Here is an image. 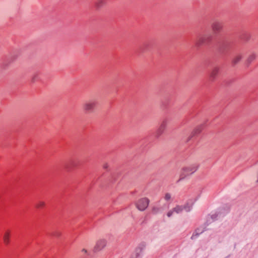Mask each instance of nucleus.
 Returning <instances> with one entry per match:
<instances>
[{"mask_svg":"<svg viewBox=\"0 0 258 258\" xmlns=\"http://www.w3.org/2000/svg\"><path fill=\"white\" fill-rule=\"evenodd\" d=\"M203 130V125H199L197 126L194 131L191 133V135L187 138L186 140V142L189 141L193 137L199 134Z\"/></svg>","mask_w":258,"mask_h":258,"instance_id":"10","label":"nucleus"},{"mask_svg":"<svg viewBox=\"0 0 258 258\" xmlns=\"http://www.w3.org/2000/svg\"><path fill=\"white\" fill-rule=\"evenodd\" d=\"M167 124V119H164L162 121L160 125L159 126L158 129L157 130L155 136L157 138H158L160 136H161L163 133L164 132V130H165L166 126Z\"/></svg>","mask_w":258,"mask_h":258,"instance_id":"7","label":"nucleus"},{"mask_svg":"<svg viewBox=\"0 0 258 258\" xmlns=\"http://www.w3.org/2000/svg\"><path fill=\"white\" fill-rule=\"evenodd\" d=\"M199 167V165L197 163L183 167L180 170L179 179L177 180V182L184 179L186 177L195 173L198 170Z\"/></svg>","mask_w":258,"mask_h":258,"instance_id":"2","label":"nucleus"},{"mask_svg":"<svg viewBox=\"0 0 258 258\" xmlns=\"http://www.w3.org/2000/svg\"><path fill=\"white\" fill-rule=\"evenodd\" d=\"M18 55V52L11 54L10 57L8 58H7L6 61L2 64V67L3 68H5L6 67H7L9 65V64H10L11 62H13L15 59H16Z\"/></svg>","mask_w":258,"mask_h":258,"instance_id":"9","label":"nucleus"},{"mask_svg":"<svg viewBox=\"0 0 258 258\" xmlns=\"http://www.w3.org/2000/svg\"><path fill=\"white\" fill-rule=\"evenodd\" d=\"M39 73H35L32 76L31 81L32 82H35L36 81L38 80L39 78Z\"/></svg>","mask_w":258,"mask_h":258,"instance_id":"21","label":"nucleus"},{"mask_svg":"<svg viewBox=\"0 0 258 258\" xmlns=\"http://www.w3.org/2000/svg\"><path fill=\"white\" fill-rule=\"evenodd\" d=\"M82 251L83 252H84V253H86V254H88V251H87V250L86 249H85V248H83V249L82 250Z\"/></svg>","mask_w":258,"mask_h":258,"instance_id":"29","label":"nucleus"},{"mask_svg":"<svg viewBox=\"0 0 258 258\" xmlns=\"http://www.w3.org/2000/svg\"><path fill=\"white\" fill-rule=\"evenodd\" d=\"M149 202L150 201L148 198H142L137 202V208L140 211H144L148 206Z\"/></svg>","mask_w":258,"mask_h":258,"instance_id":"5","label":"nucleus"},{"mask_svg":"<svg viewBox=\"0 0 258 258\" xmlns=\"http://www.w3.org/2000/svg\"><path fill=\"white\" fill-rule=\"evenodd\" d=\"M241 58H242L241 55H240V54L237 55L236 56H235L234 57V58L233 59V60L232 61V64L233 66L236 64L237 63H238L240 61Z\"/></svg>","mask_w":258,"mask_h":258,"instance_id":"18","label":"nucleus"},{"mask_svg":"<svg viewBox=\"0 0 258 258\" xmlns=\"http://www.w3.org/2000/svg\"><path fill=\"white\" fill-rule=\"evenodd\" d=\"M218 217V214L215 213L211 215H208L207 217V221L205 223L206 226L209 225L210 223L215 221Z\"/></svg>","mask_w":258,"mask_h":258,"instance_id":"13","label":"nucleus"},{"mask_svg":"<svg viewBox=\"0 0 258 258\" xmlns=\"http://www.w3.org/2000/svg\"><path fill=\"white\" fill-rule=\"evenodd\" d=\"M207 226L205 224V227H200L197 228L194 232L192 234V235L191 236V238L194 239L197 237L200 234L202 233L203 232H204L206 230V227Z\"/></svg>","mask_w":258,"mask_h":258,"instance_id":"12","label":"nucleus"},{"mask_svg":"<svg viewBox=\"0 0 258 258\" xmlns=\"http://www.w3.org/2000/svg\"><path fill=\"white\" fill-rule=\"evenodd\" d=\"M256 54L252 53L250 54L245 61V65L248 67L249 64L256 58Z\"/></svg>","mask_w":258,"mask_h":258,"instance_id":"16","label":"nucleus"},{"mask_svg":"<svg viewBox=\"0 0 258 258\" xmlns=\"http://www.w3.org/2000/svg\"><path fill=\"white\" fill-rule=\"evenodd\" d=\"M212 41V36L211 34L204 35L200 37L196 42V45L200 47L202 45H209Z\"/></svg>","mask_w":258,"mask_h":258,"instance_id":"4","label":"nucleus"},{"mask_svg":"<svg viewBox=\"0 0 258 258\" xmlns=\"http://www.w3.org/2000/svg\"><path fill=\"white\" fill-rule=\"evenodd\" d=\"M219 73V68L214 67L210 73L209 77L211 81H213L217 77Z\"/></svg>","mask_w":258,"mask_h":258,"instance_id":"11","label":"nucleus"},{"mask_svg":"<svg viewBox=\"0 0 258 258\" xmlns=\"http://www.w3.org/2000/svg\"><path fill=\"white\" fill-rule=\"evenodd\" d=\"M173 211L176 214L181 213L183 211L182 206L177 205L173 208Z\"/></svg>","mask_w":258,"mask_h":258,"instance_id":"20","label":"nucleus"},{"mask_svg":"<svg viewBox=\"0 0 258 258\" xmlns=\"http://www.w3.org/2000/svg\"><path fill=\"white\" fill-rule=\"evenodd\" d=\"M10 236V233L9 231L6 232L4 235L3 239L6 244H8L9 243Z\"/></svg>","mask_w":258,"mask_h":258,"instance_id":"19","label":"nucleus"},{"mask_svg":"<svg viewBox=\"0 0 258 258\" xmlns=\"http://www.w3.org/2000/svg\"><path fill=\"white\" fill-rule=\"evenodd\" d=\"M61 235V232L59 231H55L51 233V235L56 237H58Z\"/></svg>","mask_w":258,"mask_h":258,"instance_id":"24","label":"nucleus"},{"mask_svg":"<svg viewBox=\"0 0 258 258\" xmlns=\"http://www.w3.org/2000/svg\"><path fill=\"white\" fill-rule=\"evenodd\" d=\"M45 206V203L43 202H39L37 204H36V208L39 209Z\"/></svg>","mask_w":258,"mask_h":258,"instance_id":"23","label":"nucleus"},{"mask_svg":"<svg viewBox=\"0 0 258 258\" xmlns=\"http://www.w3.org/2000/svg\"><path fill=\"white\" fill-rule=\"evenodd\" d=\"M98 103V101L96 99H90L84 103L83 109L86 113H92L95 110Z\"/></svg>","mask_w":258,"mask_h":258,"instance_id":"3","label":"nucleus"},{"mask_svg":"<svg viewBox=\"0 0 258 258\" xmlns=\"http://www.w3.org/2000/svg\"><path fill=\"white\" fill-rule=\"evenodd\" d=\"M233 41L225 36H223L217 44L218 50L222 53H224L231 49L233 47Z\"/></svg>","mask_w":258,"mask_h":258,"instance_id":"1","label":"nucleus"},{"mask_svg":"<svg viewBox=\"0 0 258 258\" xmlns=\"http://www.w3.org/2000/svg\"><path fill=\"white\" fill-rule=\"evenodd\" d=\"M106 4V0H96L94 3V6L97 10H99Z\"/></svg>","mask_w":258,"mask_h":258,"instance_id":"14","label":"nucleus"},{"mask_svg":"<svg viewBox=\"0 0 258 258\" xmlns=\"http://www.w3.org/2000/svg\"><path fill=\"white\" fill-rule=\"evenodd\" d=\"M223 24L219 21H214L211 25L213 31L216 34L220 33L223 28Z\"/></svg>","mask_w":258,"mask_h":258,"instance_id":"6","label":"nucleus"},{"mask_svg":"<svg viewBox=\"0 0 258 258\" xmlns=\"http://www.w3.org/2000/svg\"><path fill=\"white\" fill-rule=\"evenodd\" d=\"M161 210V208L158 207L154 206L152 208V212L154 214H157Z\"/></svg>","mask_w":258,"mask_h":258,"instance_id":"22","label":"nucleus"},{"mask_svg":"<svg viewBox=\"0 0 258 258\" xmlns=\"http://www.w3.org/2000/svg\"><path fill=\"white\" fill-rule=\"evenodd\" d=\"M106 240L105 239H100L98 240L94 248V251L95 252H98L102 250L106 245Z\"/></svg>","mask_w":258,"mask_h":258,"instance_id":"8","label":"nucleus"},{"mask_svg":"<svg viewBox=\"0 0 258 258\" xmlns=\"http://www.w3.org/2000/svg\"><path fill=\"white\" fill-rule=\"evenodd\" d=\"M173 213H175L174 211H173V208L170 210L167 214V216L168 217H170L173 214Z\"/></svg>","mask_w":258,"mask_h":258,"instance_id":"26","label":"nucleus"},{"mask_svg":"<svg viewBox=\"0 0 258 258\" xmlns=\"http://www.w3.org/2000/svg\"><path fill=\"white\" fill-rule=\"evenodd\" d=\"M170 198H171L170 194H169V193H166L165 194V197H164L165 200H166V201H168V200H169L170 199Z\"/></svg>","mask_w":258,"mask_h":258,"instance_id":"25","label":"nucleus"},{"mask_svg":"<svg viewBox=\"0 0 258 258\" xmlns=\"http://www.w3.org/2000/svg\"><path fill=\"white\" fill-rule=\"evenodd\" d=\"M240 38L244 41H247L250 39V35L246 31H243L240 35Z\"/></svg>","mask_w":258,"mask_h":258,"instance_id":"15","label":"nucleus"},{"mask_svg":"<svg viewBox=\"0 0 258 258\" xmlns=\"http://www.w3.org/2000/svg\"><path fill=\"white\" fill-rule=\"evenodd\" d=\"M192 204H193L191 201L187 202L184 205L182 206L183 211L185 210L187 212H189L192 208Z\"/></svg>","mask_w":258,"mask_h":258,"instance_id":"17","label":"nucleus"},{"mask_svg":"<svg viewBox=\"0 0 258 258\" xmlns=\"http://www.w3.org/2000/svg\"><path fill=\"white\" fill-rule=\"evenodd\" d=\"M108 164H107V163H104V164H103V168H104V169H107V168H108Z\"/></svg>","mask_w":258,"mask_h":258,"instance_id":"28","label":"nucleus"},{"mask_svg":"<svg viewBox=\"0 0 258 258\" xmlns=\"http://www.w3.org/2000/svg\"><path fill=\"white\" fill-rule=\"evenodd\" d=\"M147 48V44H144L143 46L140 48L141 51L142 52L144 51L145 49Z\"/></svg>","mask_w":258,"mask_h":258,"instance_id":"27","label":"nucleus"},{"mask_svg":"<svg viewBox=\"0 0 258 258\" xmlns=\"http://www.w3.org/2000/svg\"><path fill=\"white\" fill-rule=\"evenodd\" d=\"M139 250H140V251H141V249L140 248H137L136 251H138Z\"/></svg>","mask_w":258,"mask_h":258,"instance_id":"30","label":"nucleus"}]
</instances>
